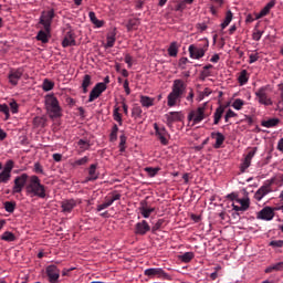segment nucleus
<instances>
[{"label": "nucleus", "instance_id": "nucleus-1", "mask_svg": "<svg viewBox=\"0 0 283 283\" xmlns=\"http://www.w3.org/2000/svg\"><path fill=\"white\" fill-rule=\"evenodd\" d=\"M187 92V84L182 80H175L172 82L171 92L167 96V105L168 107H176V104Z\"/></svg>", "mask_w": 283, "mask_h": 283}, {"label": "nucleus", "instance_id": "nucleus-2", "mask_svg": "<svg viewBox=\"0 0 283 283\" xmlns=\"http://www.w3.org/2000/svg\"><path fill=\"white\" fill-rule=\"evenodd\" d=\"M28 196L36 198H45V186L41 184V179L33 175L30 177L29 184L25 187Z\"/></svg>", "mask_w": 283, "mask_h": 283}, {"label": "nucleus", "instance_id": "nucleus-3", "mask_svg": "<svg viewBox=\"0 0 283 283\" xmlns=\"http://www.w3.org/2000/svg\"><path fill=\"white\" fill-rule=\"evenodd\" d=\"M207 50H209V39H202L199 44H190L188 48V52L190 54V59H195L196 61H200L207 54Z\"/></svg>", "mask_w": 283, "mask_h": 283}, {"label": "nucleus", "instance_id": "nucleus-4", "mask_svg": "<svg viewBox=\"0 0 283 283\" xmlns=\"http://www.w3.org/2000/svg\"><path fill=\"white\" fill-rule=\"evenodd\" d=\"M45 107L50 118H61V106L54 95H48L45 97Z\"/></svg>", "mask_w": 283, "mask_h": 283}, {"label": "nucleus", "instance_id": "nucleus-5", "mask_svg": "<svg viewBox=\"0 0 283 283\" xmlns=\"http://www.w3.org/2000/svg\"><path fill=\"white\" fill-rule=\"evenodd\" d=\"M207 104L199 106L197 109L190 111L188 114V120H192V125H198L207 118L206 107Z\"/></svg>", "mask_w": 283, "mask_h": 283}, {"label": "nucleus", "instance_id": "nucleus-6", "mask_svg": "<svg viewBox=\"0 0 283 283\" xmlns=\"http://www.w3.org/2000/svg\"><path fill=\"white\" fill-rule=\"evenodd\" d=\"M54 19V9L42 11L40 15V25H42L45 32L50 33L52 30V21Z\"/></svg>", "mask_w": 283, "mask_h": 283}, {"label": "nucleus", "instance_id": "nucleus-7", "mask_svg": "<svg viewBox=\"0 0 283 283\" xmlns=\"http://www.w3.org/2000/svg\"><path fill=\"white\" fill-rule=\"evenodd\" d=\"M30 176L28 174L23 172L20 176H17L13 180V187H12V195L21 193L23 189L25 188V185H28Z\"/></svg>", "mask_w": 283, "mask_h": 283}, {"label": "nucleus", "instance_id": "nucleus-8", "mask_svg": "<svg viewBox=\"0 0 283 283\" xmlns=\"http://www.w3.org/2000/svg\"><path fill=\"white\" fill-rule=\"evenodd\" d=\"M269 90L268 86L260 87L254 94L260 103V105H273V101H271V97H269V94L266 93Z\"/></svg>", "mask_w": 283, "mask_h": 283}, {"label": "nucleus", "instance_id": "nucleus-9", "mask_svg": "<svg viewBox=\"0 0 283 283\" xmlns=\"http://www.w3.org/2000/svg\"><path fill=\"white\" fill-rule=\"evenodd\" d=\"M46 277H49L50 283H59L61 277V270L55 264H51L45 269Z\"/></svg>", "mask_w": 283, "mask_h": 283}, {"label": "nucleus", "instance_id": "nucleus-10", "mask_svg": "<svg viewBox=\"0 0 283 283\" xmlns=\"http://www.w3.org/2000/svg\"><path fill=\"white\" fill-rule=\"evenodd\" d=\"M234 211H247L251 207V200L249 197L238 198L235 202H232Z\"/></svg>", "mask_w": 283, "mask_h": 283}, {"label": "nucleus", "instance_id": "nucleus-11", "mask_svg": "<svg viewBox=\"0 0 283 283\" xmlns=\"http://www.w3.org/2000/svg\"><path fill=\"white\" fill-rule=\"evenodd\" d=\"M23 76V69H11L8 75L9 83L13 86L19 85V81H21V77Z\"/></svg>", "mask_w": 283, "mask_h": 283}, {"label": "nucleus", "instance_id": "nucleus-12", "mask_svg": "<svg viewBox=\"0 0 283 283\" xmlns=\"http://www.w3.org/2000/svg\"><path fill=\"white\" fill-rule=\"evenodd\" d=\"M105 90H107V85L97 83L90 93L88 103H94V101H96Z\"/></svg>", "mask_w": 283, "mask_h": 283}, {"label": "nucleus", "instance_id": "nucleus-13", "mask_svg": "<svg viewBox=\"0 0 283 283\" xmlns=\"http://www.w3.org/2000/svg\"><path fill=\"white\" fill-rule=\"evenodd\" d=\"M256 218L259 220H265L266 222H269L273 218H275V210L271 207H264L262 210L258 212Z\"/></svg>", "mask_w": 283, "mask_h": 283}, {"label": "nucleus", "instance_id": "nucleus-14", "mask_svg": "<svg viewBox=\"0 0 283 283\" xmlns=\"http://www.w3.org/2000/svg\"><path fill=\"white\" fill-rule=\"evenodd\" d=\"M144 275H147L148 277H154V275H157V277H164L167 280L169 277V274L163 270V268H149L146 269L144 272Z\"/></svg>", "mask_w": 283, "mask_h": 283}, {"label": "nucleus", "instance_id": "nucleus-15", "mask_svg": "<svg viewBox=\"0 0 283 283\" xmlns=\"http://www.w3.org/2000/svg\"><path fill=\"white\" fill-rule=\"evenodd\" d=\"M154 129L161 145H168L169 142L167 140V128H165L164 126L159 127L158 124L155 123Z\"/></svg>", "mask_w": 283, "mask_h": 283}, {"label": "nucleus", "instance_id": "nucleus-16", "mask_svg": "<svg viewBox=\"0 0 283 283\" xmlns=\"http://www.w3.org/2000/svg\"><path fill=\"white\" fill-rule=\"evenodd\" d=\"M150 230H151V227H149V223L146 220H143L142 222H138L135 226L136 235H146L147 232Z\"/></svg>", "mask_w": 283, "mask_h": 283}, {"label": "nucleus", "instance_id": "nucleus-17", "mask_svg": "<svg viewBox=\"0 0 283 283\" xmlns=\"http://www.w3.org/2000/svg\"><path fill=\"white\" fill-rule=\"evenodd\" d=\"M166 125L171 127L174 123H178L180 120V113L179 112H169L165 115Z\"/></svg>", "mask_w": 283, "mask_h": 283}, {"label": "nucleus", "instance_id": "nucleus-18", "mask_svg": "<svg viewBox=\"0 0 283 283\" xmlns=\"http://www.w3.org/2000/svg\"><path fill=\"white\" fill-rule=\"evenodd\" d=\"M62 211L64 213H72V211L74 210V207H76V200L74 199H67L62 201Z\"/></svg>", "mask_w": 283, "mask_h": 283}, {"label": "nucleus", "instance_id": "nucleus-19", "mask_svg": "<svg viewBox=\"0 0 283 283\" xmlns=\"http://www.w3.org/2000/svg\"><path fill=\"white\" fill-rule=\"evenodd\" d=\"M269 193H271V187L270 186H262L254 193V198L258 202H260L262 200V198H264L265 196H269Z\"/></svg>", "mask_w": 283, "mask_h": 283}, {"label": "nucleus", "instance_id": "nucleus-20", "mask_svg": "<svg viewBox=\"0 0 283 283\" xmlns=\"http://www.w3.org/2000/svg\"><path fill=\"white\" fill-rule=\"evenodd\" d=\"M98 168V165L92 164L88 168V177L86 178V182H94V180H98V171L96 169Z\"/></svg>", "mask_w": 283, "mask_h": 283}, {"label": "nucleus", "instance_id": "nucleus-21", "mask_svg": "<svg viewBox=\"0 0 283 283\" xmlns=\"http://www.w3.org/2000/svg\"><path fill=\"white\" fill-rule=\"evenodd\" d=\"M76 45V39L74 38V33L67 32L62 41L63 48H72Z\"/></svg>", "mask_w": 283, "mask_h": 283}, {"label": "nucleus", "instance_id": "nucleus-22", "mask_svg": "<svg viewBox=\"0 0 283 283\" xmlns=\"http://www.w3.org/2000/svg\"><path fill=\"white\" fill-rule=\"evenodd\" d=\"M211 138H214L216 143L213 144L214 149H220L224 144V136L220 132L211 133Z\"/></svg>", "mask_w": 283, "mask_h": 283}, {"label": "nucleus", "instance_id": "nucleus-23", "mask_svg": "<svg viewBox=\"0 0 283 283\" xmlns=\"http://www.w3.org/2000/svg\"><path fill=\"white\" fill-rule=\"evenodd\" d=\"M154 211H156V208H147V201L140 202L139 212L142 213L143 218H149Z\"/></svg>", "mask_w": 283, "mask_h": 283}, {"label": "nucleus", "instance_id": "nucleus-24", "mask_svg": "<svg viewBox=\"0 0 283 283\" xmlns=\"http://www.w3.org/2000/svg\"><path fill=\"white\" fill-rule=\"evenodd\" d=\"M122 195L118 191L109 192L108 196L105 198V201L112 207L117 200H120Z\"/></svg>", "mask_w": 283, "mask_h": 283}, {"label": "nucleus", "instance_id": "nucleus-25", "mask_svg": "<svg viewBox=\"0 0 283 283\" xmlns=\"http://www.w3.org/2000/svg\"><path fill=\"white\" fill-rule=\"evenodd\" d=\"M223 114H224V106L220 105L219 107L216 108L213 114V125H219Z\"/></svg>", "mask_w": 283, "mask_h": 283}, {"label": "nucleus", "instance_id": "nucleus-26", "mask_svg": "<svg viewBox=\"0 0 283 283\" xmlns=\"http://www.w3.org/2000/svg\"><path fill=\"white\" fill-rule=\"evenodd\" d=\"M154 97H149L147 95H140L139 97V103L142 105V107H154Z\"/></svg>", "mask_w": 283, "mask_h": 283}, {"label": "nucleus", "instance_id": "nucleus-27", "mask_svg": "<svg viewBox=\"0 0 283 283\" xmlns=\"http://www.w3.org/2000/svg\"><path fill=\"white\" fill-rule=\"evenodd\" d=\"M280 125V118H270L261 122L262 127H266V129H271V127H276Z\"/></svg>", "mask_w": 283, "mask_h": 283}, {"label": "nucleus", "instance_id": "nucleus-28", "mask_svg": "<svg viewBox=\"0 0 283 283\" xmlns=\"http://www.w3.org/2000/svg\"><path fill=\"white\" fill-rule=\"evenodd\" d=\"M90 85H92V75L86 74L82 80L83 94H87V87H90Z\"/></svg>", "mask_w": 283, "mask_h": 283}, {"label": "nucleus", "instance_id": "nucleus-29", "mask_svg": "<svg viewBox=\"0 0 283 283\" xmlns=\"http://www.w3.org/2000/svg\"><path fill=\"white\" fill-rule=\"evenodd\" d=\"M239 85H247L249 83V72L247 70H242L238 77Z\"/></svg>", "mask_w": 283, "mask_h": 283}, {"label": "nucleus", "instance_id": "nucleus-30", "mask_svg": "<svg viewBox=\"0 0 283 283\" xmlns=\"http://www.w3.org/2000/svg\"><path fill=\"white\" fill-rule=\"evenodd\" d=\"M113 120L118 123L119 126L123 125V115H120V108L118 106H115L113 109Z\"/></svg>", "mask_w": 283, "mask_h": 283}, {"label": "nucleus", "instance_id": "nucleus-31", "mask_svg": "<svg viewBox=\"0 0 283 283\" xmlns=\"http://www.w3.org/2000/svg\"><path fill=\"white\" fill-rule=\"evenodd\" d=\"M193 258H196V254H193V252H186L178 256L180 262H184L185 264H189V262H191Z\"/></svg>", "mask_w": 283, "mask_h": 283}, {"label": "nucleus", "instance_id": "nucleus-32", "mask_svg": "<svg viewBox=\"0 0 283 283\" xmlns=\"http://www.w3.org/2000/svg\"><path fill=\"white\" fill-rule=\"evenodd\" d=\"M116 43V33L115 32H111L107 34L106 36V44L104 45V48H114V44Z\"/></svg>", "mask_w": 283, "mask_h": 283}, {"label": "nucleus", "instance_id": "nucleus-33", "mask_svg": "<svg viewBox=\"0 0 283 283\" xmlns=\"http://www.w3.org/2000/svg\"><path fill=\"white\" fill-rule=\"evenodd\" d=\"M233 21V12L231 10L227 11L226 18L223 22L221 23V30H224L226 28H229V24Z\"/></svg>", "mask_w": 283, "mask_h": 283}, {"label": "nucleus", "instance_id": "nucleus-34", "mask_svg": "<svg viewBox=\"0 0 283 283\" xmlns=\"http://www.w3.org/2000/svg\"><path fill=\"white\" fill-rule=\"evenodd\" d=\"M36 40L41 41V43H48L50 41V32L48 33V31H39L38 35H36Z\"/></svg>", "mask_w": 283, "mask_h": 283}, {"label": "nucleus", "instance_id": "nucleus-35", "mask_svg": "<svg viewBox=\"0 0 283 283\" xmlns=\"http://www.w3.org/2000/svg\"><path fill=\"white\" fill-rule=\"evenodd\" d=\"M11 178L12 174L7 172L6 170L0 171V185H8Z\"/></svg>", "mask_w": 283, "mask_h": 283}, {"label": "nucleus", "instance_id": "nucleus-36", "mask_svg": "<svg viewBox=\"0 0 283 283\" xmlns=\"http://www.w3.org/2000/svg\"><path fill=\"white\" fill-rule=\"evenodd\" d=\"M138 25H140V20L139 19H130L127 22L126 28H127L128 32H132V30H137Z\"/></svg>", "mask_w": 283, "mask_h": 283}, {"label": "nucleus", "instance_id": "nucleus-37", "mask_svg": "<svg viewBox=\"0 0 283 283\" xmlns=\"http://www.w3.org/2000/svg\"><path fill=\"white\" fill-rule=\"evenodd\" d=\"M273 271H283V262L274 263L265 269V273H273Z\"/></svg>", "mask_w": 283, "mask_h": 283}, {"label": "nucleus", "instance_id": "nucleus-38", "mask_svg": "<svg viewBox=\"0 0 283 283\" xmlns=\"http://www.w3.org/2000/svg\"><path fill=\"white\" fill-rule=\"evenodd\" d=\"M118 140V125L114 124L109 134V142L116 143Z\"/></svg>", "mask_w": 283, "mask_h": 283}, {"label": "nucleus", "instance_id": "nucleus-39", "mask_svg": "<svg viewBox=\"0 0 283 283\" xmlns=\"http://www.w3.org/2000/svg\"><path fill=\"white\" fill-rule=\"evenodd\" d=\"M1 240H3L4 242H14V240H17V237L14 235V233L10 232V231H6L1 237Z\"/></svg>", "mask_w": 283, "mask_h": 283}, {"label": "nucleus", "instance_id": "nucleus-40", "mask_svg": "<svg viewBox=\"0 0 283 283\" xmlns=\"http://www.w3.org/2000/svg\"><path fill=\"white\" fill-rule=\"evenodd\" d=\"M168 55L169 56H178V43L171 42L168 48Z\"/></svg>", "mask_w": 283, "mask_h": 283}, {"label": "nucleus", "instance_id": "nucleus-41", "mask_svg": "<svg viewBox=\"0 0 283 283\" xmlns=\"http://www.w3.org/2000/svg\"><path fill=\"white\" fill-rule=\"evenodd\" d=\"M42 90L44 92H52V90H54V82L45 78L42 83Z\"/></svg>", "mask_w": 283, "mask_h": 283}, {"label": "nucleus", "instance_id": "nucleus-42", "mask_svg": "<svg viewBox=\"0 0 283 283\" xmlns=\"http://www.w3.org/2000/svg\"><path fill=\"white\" fill-rule=\"evenodd\" d=\"M0 113L4 114V120H10V107L8 104H0Z\"/></svg>", "mask_w": 283, "mask_h": 283}, {"label": "nucleus", "instance_id": "nucleus-43", "mask_svg": "<svg viewBox=\"0 0 283 283\" xmlns=\"http://www.w3.org/2000/svg\"><path fill=\"white\" fill-rule=\"evenodd\" d=\"M127 136H125V134H122L119 136V151L120 154H124L125 149H127Z\"/></svg>", "mask_w": 283, "mask_h": 283}, {"label": "nucleus", "instance_id": "nucleus-44", "mask_svg": "<svg viewBox=\"0 0 283 283\" xmlns=\"http://www.w3.org/2000/svg\"><path fill=\"white\" fill-rule=\"evenodd\" d=\"M144 171H146V174H148L149 178H155V176L158 175V171H160V168L159 167H146L144 169Z\"/></svg>", "mask_w": 283, "mask_h": 283}, {"label": "nucleus", "instance_id": "nucleus-45", "mask_svg": "<svg viewBox=\"0 0 283 283\" xmlns=\"http://www.w3.org/2000/svg\"><path fill=\"white\" fill-rule=\"evenodd\" d=\"M14 169V161L12 159H9L6 161L4 167L2 168V171H7L8 174H12V170Z\"/></svg>", "mask_w": 283, "mask_h": 283}, {"label": "nucleus", "instance_id": "nucleus-46", "mask_svg": "<svg viewBox=\"0 0 283 283\" xmlns=\"http://www.w3.org/2000/svg\"><path fill=\"white\" fill-rule=\"evenodd\" d=\"M276 109L279 112H283V88L282 87L279 90V97H277Z\"/></svg>", "mask_w": 283, "mask_h": 283}, {"label": "nucleus", "instance_id": "nucleus-47", "mask_svg": "<svg viewBox=\"0 0 283 283\" xmlns=\"http://www.w3.org/2000/svg\"><path fill=\"white\" fill-rule=\"evenodd\" d=\"M77 145L82 151H87V149H90L91 147L90 140H86V139H80L77 142Z\"/></svg>", "mask_w": 283, "mask_h": 283}, {"label": "nucleus", "instance_id": "nucleus-48", "mask_svg": "<svg viewBox=\"0 0 283 283\" xmlns=\"http://www.w3.org/2000/svg\"><path fill=\"white\" fill-rule=\"evenodd\" d=\"M17 208V203L12 201L4 202V210L7 213H14V209Z\"/></svg>", "mask_w": 283, "mask_h": 283}, {"label": "nucleus", "instance_id": "nucleus-49", "mask_svg": "<svg viewBox=\"0 0 283 283\" xmlns=\"http://www.w3.org/2000/svg\"><path fill=\"white\" fill-rule=\"evenodd\" d=\"M232 107H233V109H237V112H240V109H242V107H244L243 99L242 98L234 99V102L232 103Z\"/></svg>", "mask_w": 283, "mask_h": 283}, {"label": "nucleus", "instance_id": "nucleus-50", "mask_svg": "<svg viewBox=\"0 0 283 283\" xmlns=\"http://www.w3.org/2000/svg\"><path fill=\"white\" fill-rule=\"evenodd\" d=\"M250 167H251V160L244 158L243 161L241 163V166H240L241 174H244V171H247V169L250 168Z\"/></svg>", "mask_w": 283, "mask_h": 283}, {"label": "nucleus", "instance_id": "nucleus-51", "mask_svg": "<svg viewBox=\"0 0 283 283\" xmlns=\"http://www.w3.org/2000/svg\"><path fill=\"white\" fill-rule=\"evenodd\" d=\"M90 161V158L87 156H84L77 160L74 161V167H81L83 165H87V163Z\"/></svg>", "mask_w": 283, "mask_h": 283}, {"label": "nucleus", "instance_id": "nucleus-52", "mask_svg": "<svg viewBox=\"0 0 283 283\" xmlns=\"http://www.w3.org/2000/svg\"><path fill=\"white\" fill-rule=\"evenodd\" d=\"M132 116L135 118H140V116H143V108H140V106L133 107Z\"/></svg>", "mask_w": 283, "mask_h": 283}, {"label": "nucleus", "instance_id": "nucleus-53", "mask_svg": "<svg viewBox=\"0 0 283 283\" xmlns=\"http://www.w3.org/2000/svg\"><path fill=\"white\" fill-rule=\"evenodd\" d=\"M9 107H10L12 114H19V104L17 103V101H14V99L11 101L9 103Z\"/></svg>", "mask_w": 283, "mask_h": 283}, {"label": "nucleus", "instance_id": "nucleus-54", "mask_svg": "<svg viewBox=\"0 0 283 283\" xmlns=\"http://www.w3.org/2000/svg\"><path fill=\"white\" fill-rule=\"evenodd\" d=\"M255 154H258V147H253L251 148V150L247 154V156L244 157L247 160L252 161Z\"/></svg>", "mask_w": 283, "mask_h": 283}, {"label": "nucleus", "instance_id": "nucleus-55", "mask_svg": "<svg viewBox=\"0 0 283 283\" xmlns=\"http://www.w3.org/2000/svg\"><path fill=\"white\" fill-rule=\"evenodd\" d=\"M270 247H273L274 249H282L283 247V240H274L270 242Z\"/></svg>", "mask_w": 283, "mask_h": 283}, {"label": "nucleus", "instance_id": "nucleus-56", "mask_svg": "<svg viewBox=\"0 0 283 283\" xmlns=\"http://www.w3.org/2000/svg\"><path fill=\"white\" fill-rule=\"evenodd\" d=\"M271 11L264 7L258 14H256V19H262V17H266V14H269Z\"/></svg>", "mask_w": 283, "mask_h": 283}, {"label": "nucleus", "instance_id": "nucleus-57", "mask_svg": "<svg viewBox=\"0 0 283 283\" xmlns=\"http://www.w3.org/2000/svg\"><path fill=\"white\" fill-rule=\"evenodd\" d=\"M164 222H165V221H164L163 219H159V220L153 226L151 231H153V232L158 231V230L160 229V227H163V223H164Z\"/></svg>", "mask_w": 283, "mask_h": 283}, {"label": "nucleus", "instance_id": "nucleus-58", "mask_svg": "<svg viewBox=\"0 0 283 283\" xmlns=\"http://www.w3.org/2000/svg\"><path fill=\"white\" fill-rule=\"evenodd\" d=\"M259 60H260V55L258 53L249 55V63H250V65H252V63L258 62Z\"/></svg>", "mask_w": 283, "mask_h": 283}, {"label": "nucleus", "instance_id": "nucleus-59", "mask_svg": "<svg viewBox=\"0 0 283 283\" xmlns=\"http://www.w3.org/2000/svg\"><path fill=\"white\" fill-rule=\"evenodd\" d=\"M123 87L125 90L126 96H129V94H132V88H129V81L125 80Z\"/></svg>", "mask_w": 283, "mask_h": 283}, {"label": "nucleus", "instance_id": "nucleus-60", "mask_svg": "<svg viewBox=\"0 0 283 283\" xmlns=\"http://www.w3.org/2000/svg\"><path fill=\"white\" fill-rule=\"evenodd\" d=\"M262 34H264V31L253 32V34H252L253 41H260V39H262Z\"/></svg>", "mask_w": 283, "mask_h": 283}, {"label": "nucleus", "instance_id": "nucleus-61", "mask_svg": "<svg viewBox=\"0 0 283 283\" xmlns=\"http://www.w3.org/2000/svg\"><path fill=\"white\" fill-rule=\"evenodd\" d=\"M187 63H189V59L187 57H181L179 60V67H181V70H185L187 67Z\"/></svg>", "mask_w": 283, "mask_h": 283}, {"label": "nucleus", "instance_id": "nucleus-62", "mask_svg": "<svg viewBox=\"0 0 283 283\" xmlns=\"http://www.w3.org/2000/svg\"><path fill=\"white\" fill-rule=\"evenodd\" d=\"M108 207H109V203L105 200L104 203H101L97 206L96 211L98 212L104 211V209H108Z\"/></svg>", "mask_w": 283, "mask_h": 283}, {"label": "nucleus", "instance_id": "nucleus-63", "mask_svg": "<svg viewBox=\"0 0 283 283\" xmlns=\"http://www.w3.org/2000/svg\"><path fill=\"white\" fill-rule=\"evenodd\" d=\"M34 171H35V174H44L43 166H41L40 163H35L34 164Z\"/></svg>", "mask_w": 283, "mask_h": 283}, {"label": "nucleus", "instance_id": "nucleus-64", "mask_svg": "<svg viewBox=\"0 0 283 283\" xmlns=\"http://www.w3.org/2000/svg\"><path fill=\"white\" fill-rule=\"evenodd\" d=\"M202 81H205V78H209V76H211V72L210 71H207L206 69H203L201 71V74H200Z\"/></svg>", "mask_w": 283, "mask_h": 283}]
</instances>
